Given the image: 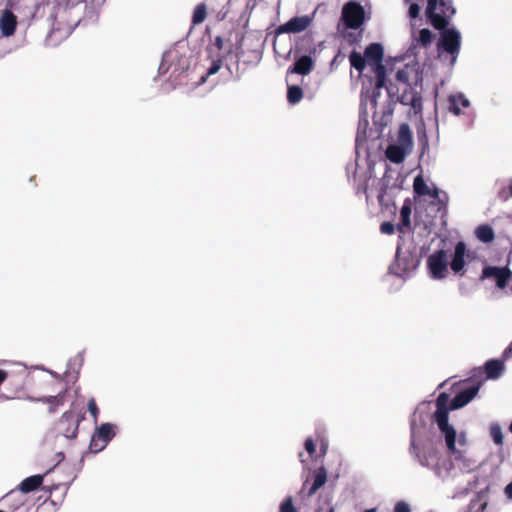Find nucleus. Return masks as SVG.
Wrapping results in <instances>:
<instances>
[{
    "label": "nucleus",
    "instance_id": "nucleus-23",
    "mask_svg": "<svg viewBox=\"0 0 512 512\" xmlns=\"http://www.w3.org/2000/svg\"><path fill=\"white\" fill-rule=\"evenodd\" d=\"M413 189H414L415 194H417L419 196L430 195L432 197H436L437 193H438L437 189H434L433 191H431L429 189V187L427 186L426 182L424 181V179L421 175H418L415 177L414 182H413Z\"/></svg>",
    "mask_w": 512,
    "mask_h": 512
},
{
    "label": "nucleus",
    "instance_id": "nucleus-1",
    "mask_svg": "<svg viewBox=\"0 0 512 512\" xmlns=\"http://www.w3.org/2000/svg\"><path fill=\"white\" fill-rule=\"evenodd\" d=\"M28 383L27 375L11 374L0 394L6 399H33L43 401L49 404V412L54 413L56 408L64 403L66 388L62 381L56 379H49L44 382V394L39 398H33L27 392L26 385Z\"/></svg>",
    "mask_w": 512,
    "mask_h": 512
},
{
    "label": "nucleus",
    "instance_id": "nucleus-38",
    "mask_svg": "<svg viewBox=\"0 0 512 512\" xmlns=\"http://www.w3.org/2000/svg\"><path fill=\"white\" fill-rule=\"evenodd\" d=\"M88 410H89L90 414L92 415V417L94 418V420L97 421L99 409L97 407V404H96V401L94 398H91L88 401Z\"/></svg>",
    "mask_w": 512,
    "mask_h": 512
},
{
    "label": "nucleus",
    "instance_id": "nucleus-40",
    "mask_svg": "<svg viewBox=\"0 0 512 512\" xmlns=\"http://www.w3.org/2000/svg\"><path fill=\"white\" fill-rule=\"evenodd\" d=\"M394 230H395V227L391 222L386 221L380 225V231L383 234L391 235L394 233Z\"/></svg>",
    "mask_w": 512,
    "mask_h": 512
},
{
    "label": "nucleus",
    "instance_id": "nucleus-13",
    "mask_svg": "<svg viewBox=\"0 0 512 512\" xmlns=\"http://www.w3.org/2000/svg\"><path fill=\"white\" fill-rule=\"evenodd\" d=\"M448 402H449V395L445 392L440 393L439 396L436 399V411L434 413V420L437 423L440 431L447 429L451 425L449 424V417H448Z\"/></svg>",
    "mask_w": 512,
    "mask_h": 512
},
{
    "label": "nucleus",
    "instance_id": "nucleus-3",
    "mask_svg": "<svg viewBox=\"0 0 512 512\" xmlns=\"http://www.w3.org/2000/svg\"><path fill=\"white\" fill-rule=\"evenodd\" d=\"M80 3L79 0H65L57 2L51 9L49 19L52 22V34L61 31L64 36L70 34L78 23L72 17L73 11Z\"/></svg>",
    "mask_w": 512,
    "mask_h": 512
},
{
    "label": "nucleus",
    "instance_id": "nucleus-28",
    "mask_svg": "<svg viewBox=\"0 0 512 512\" xmlns=\"http://www.w3.org/2000/svg\"><path fill=\"white\" fill-rule=\"evenodd\" d=\"M207 16V8L204 3L198 4L193 12L192 15V24L193 25H199L203 23Z\"/></svg>",
    "mask_w": 512,
    "mask_h": 512
},
{
    "label": "nucleus",
    "instance_id": "nucleus-55",
    "mask_svg": "<svg viewBox=\"0 0 512 512\" xmlns=\"http://www.w3.org/2000/svg\"><path fill=\"white\" fill-rule=\"evenodd\" d=\"M328 512H334V508L331 506L328 510Z\"/></svg>",
    "mask_w": 512,
    "mask_h": 512
},
{
    "label": "nucleus",
    "instance_id": "nucleus-48",
    "mask_svg": "<svg viewBox=\"0 0 512 512\" xmlns=\"http://www.w3.org/2000/svg\"><path fill=\"white\" fill-rule=\"evenodd\" d=\"M504 493L507 499L512 500V481L505 487Z\"/></svg>",
    "mask_w": 512,
    "mask_h": 512
},
{
    "label": "nucleus",
    "instance_id": "nucleus-57",
    "mask_svg": "<svg viewBox=\"0 0 512 512\" xmlns=\"http://www.w3.org/2000/svg\"><path fill=\"white\" fill-rule=\"evenodd\" d=\"M406 3H409L411 0H404Z\"/></svg>",
    "mask_w": 512,
    "mask_h": 512
},
{
    "label": "nucleus",
    "instance_id": "nucleus-16",
    "mask_svg": "<svg viewBox=\"0 0 512 512\" xmlns=\"http://www.w3.org/2000/svg\"><path fill=\"white\" fill-rule=\"evenodd\" d=\"M17 17L11 9L5 8L0 12V32L4 37H10L15 33Z\"/></svg>",
    "mask_w": 512,
    "mask_h": 512
},
{
    "label": "nucleus",
    "instance_id": "nucleus-58",
    "mask_svg": "<svg viewBox=\"0 0 512 512\" xmlns=\"http://www.w3.org/2000/svg\"><path fill=\"white\" fill-rule=\"evenodd\" d=\"M0 512H5V511L0 510Z\"/></svg>",
    "mask_w": 512,
    "mask_h": 512
},
{
    "label": "nucleus",
    "instance_id": "nucleus-50",
    "mask_svg": "<svg viewBox=\"0 0 512 512\" xmlns=\"http://www.w3.org/2000/svg\"><path fill=\"white\" fill-rule=\"evenodd\" d=\"M510 355H512V342L510 343V345L505 349L504 353H503V357L505 359H507Z\"/></svg>",
    "mask_w": 512,
    "mask_h": 512
},
{
    "label": "nucleus",
    "instance_id": "nucleus-52",
    "mask_svg": "<svg viewBox=\"0 0 512 512\" xmlns=\"http://www.w3.org/2000/svg\"><path fill=\"white\" fill-rule=\"evenodd\" d=\"M326 451H327V444L322 443V445H321V452H322L323 454H325V453H326Z\"/></svg>",
    "mask_w": 512,
    "mask_h": 512
},
{
    "label": "nucleus",
    "instance_id": "nucleus-10",
    "mask_svg": "<svg viewBox=\"0 0 512 512\" xmlns=\"http://www.w3.org/2000/svg\"><path fill=\"white\" fill-rule=\"evenodd\" d=\"M315 11L311 15L296 16L280 25L276 29L277 34L282 33H301L305 31L313 22Z\"/></svg>",
    "mask_w": 512,
    "mask_h": 512
},
{
    "label": "nucleus",
    "instance_id": "nucleus-20",
    "mask_svg": "<svg viewBox=\"0 0 512 512\" xmlns=\"http://www.w3.org/2000/svg\"><path fill=\"white\" fill-rule=\"evenodd\" d=\"M327 481V470L324 466L319 467L314 473V480L307 492V497L313 496Z\"/></svg>",
    "mask_w": 512,
    "mask_h": 512
},
{
    "label": "nucleus",
    "instance_id": "nucleus-26",
    "mask_svg": "<svg viewBox=\"0 0 512 512\" xmlns=\"http://www.w3.org/2000/svg\"><path fill=\"white\" fill-rule=\"evenodd\" d=\"M350 64L353 68H355L357 71L362 73L367 65V61L365 56H363L361 53L353 51L349 56Z\"/></svg>",
    "mask_w": 512,
    "mask_h": 512
},
{
    "label": "nucleus",
    "instance_id": "nucleus-4",
    "mask_svg": "<svg viewBox=\"0 0 512 512\" xmlns=\"http://www.w3.org/2000/svg\"><path fill=\"white\" fill-rule=\"evenodd\" d=\"M455 12L453 0H427L426 17L436 30L446 28Z\"/></svg>",
    "mask_w": 512,
    "mask_h": 512
},
{
    "label": "nucleus",
    "instance_id": "nucleus-7",
    "mask_svg": "<svg viewBox=\"0 0 512 512\" xmlns=\"http://www.w3.org/2000/svg\"><path fill=\"white\" fill-rule=\"evenodd\" d=\"M170 67H174V71H184L188 68L187 58L177 47L171 48L163 54L159 71L165 73Z\"/></svg>",
    "mask_w": 512,
    "mask_h": 512
},
{
    "label": "nucleus",
    "instance_id": "nucleus-12",
    "mask_svg": "<svg viewBox=\"0 0 512 512\" xmlns=\"http://www.w3.org/2000/svg\"><path fill=\"white\" fill-rule=\"evenodd\" d=\"M409 450L410 453L415 457V459L420 463V465L424 467L430 468L437 465L438 463L437 452L432 449L421 451L419 447L416 445L413 433L411 435Z\"/></svg>",
    "mask_w": 512,
    "mask_h": 512
},
{
    "label": "nucleus",
    "instance_id": "nucleus-2",
    "mask_svg": "<svg viewBox=\"0 0 512 512\" xmlns=\"http://www.w3.org/2000/svg\"><path fill=\"white\" fill-rule=\"evenodd\" d=\"M364 56L367 61V65L371 67L372 72L375 75V87L373 97L376 98L379 95L381 88H386L388 94L391 96L394 94V86L392 83L387 85L386 82V67L383 64L384 50L380 43L369 44L365 51Z\"/></svg>",
    "mask_w": 512,
    "mask_h": 512
},
{
    "label": "nucleus",
    "instance_id": "nucleus-29",
    "mask_svg": "<svg viewBox=\"0 0 512 512\" xmlns=\"http://www.w3.org/2000/svg\"><path fill=\"white\" fill-rule=\"evenodd\" d=\"M441 432L445 435V442L447 445V448L451 453H455L456 447V431L453 428V426L448 427L447 429L441 430Z\"/></svg>",
    "mask_w": 512,
    "mask_h": 512
},
{
    "label": "nucleus",
    "instance_id": "nucleus-24",
    "mask_svg": "<svg viewBox=\"0 0 512 512\" xmlns=\"http://www.w3.org/2000/svg\"><path fill=\"white\" fill-rule=\"evenodd\" d=\"M475 235L483 243H490L495 238L494 230L488 224L478 226L475 230Z\"/></svg>",
    "mask_w": 512,
    "mask_h": 512
},
{
    "label": "nucleus",
    "instance_id": "nucleus-47",
    "mask_svg": "<svg viewBox=\"0 0 512 512\" xmlns=\"http://www.w3.org/2000/svg\"><path fill=\"white\" fill-rule=\"evenodd\" d=\"M396 78H397V80H399L401 82H407V76H406V72L404 70L397 71Z\"/></svg>",
    "mask_w": 512,
    "mask_h": 512
},
{
    "label": "nucleus",
    "instance_id": "nucleus-9",
    "mask_svg": "<svg viewBox=\"0 0 512 512\" xmlns=\"http://www.w3.org/2000/svg\"><path fill=\"white\" fill-rule=\"evenodd\" d=\"M440 38V47L452 55V62H454L459 54L461 45V35L455 29H442Z\"/></svg>",
    "mask_w": 512,
    "mask_h": 512
},
{
    "label": "nucleus",
    "instance_id": "nucleus-33",
    "mask_svg": "<svg viewBox=\"0 0 512 512\" xmlns=\"http://www.w3.org/2000/svg\"><path fill=\"white\" fill-rule=\"evenodd\" d=\"M222 67V59L221 57H217V59H212L210 67L207 69V72L201 76L199 84H203L206 82L207 77L216 74Z\"/></svg>",
    "mask_w": 512,
    "mask_h": 512
},
{
    "label": "nucleus",
    "instance_id": "nucleus-49",
    "mask_svg": "<svg viewBox=\"0 0 512 512\" xmlns=\"http://www.w3.org/2000/svg\"><path fill=\"white\" fill-rule=\"evenodd\" d=\"M486 507H487V503H482L476 510H472V508L470 507L467 512H485Z\"/></svg>",
    "mask_w": 512,
    "mask_h": 512
},
{
    "label": "nucleus",
    "instance_id": "nucleus-43",
    "mask_svg": "<svg viewBox=\"0 0 512 512\" xmlns=\"http://www.w3.org/2000/svg\"><path fill=\"white\" fill-rule=\"evenodd\" d=\"M305 449L309 453L310 456H313V454L316 451V446L312 438H307L305 440Z\"/></svg>",
    "mask_w": 512,
    "mask_h": 512
},
{
    "label": "nucleus",
    "instance_id": "nucleus-45",
    "mask_svg": "<svg viewBox=\"0 0 512 512\" xmlns=\"http://www.w3.org/2000/svg\"><path fill=\"white\" fill-rule=\"evenodd\" d=\"M223 46V39L221 36H217L215 39V44L212 47H209V53L212 54L213 50L216 49L217 51H221Z\"/></svg>",
    "mask_w": 512,
    "mask_h": 512
},
{
    "label": "nucleus",
    "instance_id": "nucleus-53",
    "mask_svg": "<svg viewBox=\"0 0 512 512\" xmlns=\"http://www.w3.org/2000/svg\"><path fill=\"white\" fill-rule=\"evenodd\" d=\"M307 483H308V481H307V480L303 483V486H302L301 492H303V491L305 490Z\"/></svg>",
    "mask_w": 512,
    "mask_h": 512
},
{
    "label": "nucleus",
    "instance_id": "nucleus-42",
    "mask_svg": "<svg viewBox=\"0 0 512 512\" xmlns=\"http://www.w3.org/2000/svg\"><path fill=\"white\" fill-rule=\"evenodd\" d=\"M499 196L502 200H507L512 197V182L508 185L507 188L501 189Z\"/></svg>",
    "mask_w": 512,
    "mask_h": 512
},
{
    "label": "nucleus",
    "instance_id": "nucleus-36",
    "mask_svg": "<svg viewBox=\"0 0 512 512\" xmlns=\"http://www.w3.org/2000/svg\"><path fill=\"white\" fill-rule=\"evenodd\" d=\"M342 35H343V38L350 45L358 43L361 40V38H362V32L361 31L358 32V33L347 31V32H343Z\"/></svg>",
    "mask_w": 512,
    "mask_h": 512
},
{
    "label": "nucleus",
    "instance_id": "nucleus-51",
    "mask_svg": "<svg viewBox=\"0 0 512 512\" xmlns=\"http://www.w3.org/2000/svg\"><path fill=\"white\" fill-rule=\"evenodd\" d=\"M14 494V491H10L9 493H7L3 498H2V501H8Z\"/></svg>",
    "mask_w": 512,
    "mask_h": 512
},
{
    "label": "nucleus",
    "instance_id": "nucleus-8",
    "mask_svg": "<svg viewBox=\"0 0 512 512\" xmlns=\"http://www.w3.org/2000/svg\"><path fill=\"white\" fill-rule=\"evenodd\" d=\"M81 419L75 411H66L57 422L56 430L64 437L73 439L77 436Z\"/></svg>",
    "mask_w": 512,
    "mask_h": 512
},
{
    "label": "nucleus",
    "instance_id": "nucleus-25",
    "mask_svg": "<svg viewBox=\"0 0 512 512\" xmlns=\"http://www.w3.org/2000/svg\"><path fill=\"white\" fill-rule=\"evenodd\" d=\"M303 98V90L298 85H288L287 100L290 104L295 105Z\"/></svg>",
    "mask_w": 512,
    "mask_h": 512
},
{
    "label": "nucleus",
    "instance_id": "nucleus-15",
    "mask_svg": "<svg viewBox=\"0 0 512 512\" xmlns=\"http://www.w3.org/2000/svg\"><path fill=\"white\" fill-rule=\"evenodd\" d=\"M504 371V362L499 359L488 360L483 368L475 370L474 376L480 377L485 374V379H497Z\"/></svg>",
    "mask_w": 512,
    "mask_h": 512
},
{
    "label": "nucleus",
    "instance_id": "nucleus-17",
    "mask_svg": "<svg viewBox=\"0 0 512 512\" xmlns=\"http://www.w3.org/2000/svg\"><path fill=\"white\" fill-rule=\"evenodd\" d=\"M314 68V62L308 55L301 56L293 66H290L287 73L307 75Z\"/></svg>",
    "mask_w": 512,
    "mask_h": 512
},
{
    "label": "nucleus",
    "instance_id": "nucleus-46",
    "mask_svg": "<svg viewBox=\"0 0 512 512\" xmlns=\"http://www.w3.org/2000/svg\"><path fill=\"white\" fill-rule=\"evenodd\" d=\"M409 104L412 107H414V108H416L417 106H420V104H421V97L417 96V95H413L411 100H410V102H409Z\"/></svg>",
    "mask_w": 512,
    "mask_h": 512
},
{
    "label": "nucleus",
    "instance_id": "nucleus-6",
    "mask_svg": "<svg viewBox=\"0 0 512 512\" xmlns=\"http://www.w3.org/2000/svg\"><path fill=\"white\" fill-rule=\"evenodd\" d=\"M480 279L494 284L496 288H506L512 281V271L507 265H486L482 269Z\"/></svg>",
    "mask_w": 512,
    "mask_h": 512
},
{
    "label": "nucleus",
    "instance_id": "nucleus-35",
    "mask_svg": "<svg viewBox=\"0 0 512 512\" xmlns=\"http://www.w3.org/2000/svg\"><path fill=\"white\" fill-rule=\"evenodd\" d=\"M108 443L99 437L95 432L91 437L89 448L92 452L97 453L102 451Z\"/></svg>",
    "mask_w": 512,
    "mask_h": 512
},
{
    "label": "nucleus",
    "instance_id": "nucleus-54",
    "mask_svg": "<svg viewBox=\"0 0 512 512\" xmlns=\"http://www.w3.org/2000/svg\"><path fill=\"white\" fill-rule=\"evenodd\" d=\"M364 512H375V509H367Z\"/></svg>",
    "mask_w": 512,
    "mask_h": 512
},
{
    "label": "nucleus",
    "instance_id": "nucleus-32",
    "mask_svg": "<svg viewBox=\"0 0 512 512\" xmlns=\"http://www.w3.org/2000/svg\"><path fill=\"white\" fill-rule=\"evenodd\" d=\"M410 215H411V205L409 201H405L404 205L401 208L400 216H401V223L398 224V229L400 231L402 230V226L409 227L410 226Z\"/></svg>",
    "mask_w": 512,
    "mask_h": 512
},
{
    "label": "nucleus",
    "instance_id": "nucleus-18",
    "mask_svg": "<svg viewBox=\"0 0 512 512\" xmlns=\"http://www.w3.org/2000/svg\"><path fill=\"white\" fill-rule=\"evenodd\" d=\"M465 252H466L465 243L458 242L455 246L454 255H453L452 261L450 263V267L455 273L461 272L465 266V260H464Z\"/></svg>",
    "mask_w": 512,
    "mask_h": 512
},
{
    "label": "nucleus",
    "instance_id": "nucleus-37",
    "mask_svg": "<svg viewBox=\"0 0 512 512\" xmlns=\"http://www.w3.org/2000/svg\"><path fill=\"white\" fill-rule=\"evenodd\" d=\"M279 512H297V509L293 505L292 497H286L280 504Z\"/></svg>",
    "mask_w": 512,
    "mask_h": 512
},
{
    "label": "nucleus",
    "instance_id": "nucleus-19",
    "mask_svg": "<svg viewBox=\"0 0 512 512\" xmlns=\"http://www.w3.org/2000/svg\"><path fill=\"white\" fill-rule=\"evenodd\" d=\"M449 111L454 115L461 114V107L467 108L470 105L469 100L461 93L450 95L448 98Z\"/></svg>",
    "mask_w": 512,
    "mask_h": 512
},
{
    "label": "nucleus",
    "instance_id": "nucleus-27",
    "mask_svg": "<svg viewBox=\"0 0 512 512\" xmlns=\"http://www.w3.org/2000/svg\"><path fill=\"white\" fill-rule=\"evenodd\" d=\"M113 429L114 426L112 424L103 423L96 429L95 433L103 440H105L106 443H109V441H111L112 438L115 436V432Z\"/></svg>",
    "mask_w": 512,
    "mask_h": 512
},
{
    "label": "nucleus",
    "instance_id": "nucleus-30",
    "mask_svg": "<svg viewBox=\"0 0 512 512\" xmlns=\"http://www.w3.org/2000/svg\"><path fill=\"white\" fill-rule=\"evenodd\" d=\"M489 433H490V436L493 440V442L498 445V446H501L503 445L504 443V436H503V433H502V429H501V426L499 423H492L489 427Z\"/></svg>",
    "mask_w": 512,
    "mask_h": 512
},
{
    "label": "nucleus",
    "instance_id": "nucleus-31",
    "mask_svg": "<svg viewBox=\"0 0 512 512\" xmlns=\"http://www.w3.org/2000/svg\"><path fill=\"white\" fill-rule=\"evenodd\" d=\"M401 146H410L412 144V133L407 124H402L399 129L398 135Z\"/></svg>",
    "mask_w": 512,
    "mask_h": 512
},
{
    "label": "nucleus",
    "instance_id": "nucleus-41",
    "mask_svg": "<svg viewBox=\"0 0 512 512\" xmlns=\"http://www.w3.org/2000/svg\"><path fill=\"white\" fill-rule=\"evenodd\" d=\"M420 6L417 3H411L408 10V15L410 18L415 19L419 16Z\"/></svg>",
    "mask_w": 512,
    "mask_h": 512
},
{
    "label": "nucleus",
    "instance_id": "nucleus-21",
    "mask_svg": "<svg viewBox=\"0 0 512 512\" xmlns=\"http://www.w3.org/2000/svg\"><path fill=\"white\" fill-rule=\"evenodd\" d=\"M43 483L42 475H33L25 478L18 486L23 493H30L38 489Z\"/></svg>",
    "mask_w": 512,
    "mask_h": 512
},
{
    "label": "nucleus",
    "instance_id": "nucleus-44",
    "mask_svg": "<svg viewBox=\"0 0 512 512\" xmlns=\"http://www.w3.org/2000/svg\"><path fill=\"white\" fill-rule=\"evenodd\" d=\"M394 512H411L407 503L400 501L394 507Z\"/></svg>",
    "mask_w": 512,
    "mask_h": 512
},
{
    "label": "nucleus",
    "instance_id": "nucleus-5",
    "mask_svg": "<svg viewBox=\"0 0 512 512\" xmlns=\"http://www.w3.org/2000/svg\"><path fill=\"white\" fill-rule=\"evenodd\" d=\"M366 20L364 7L355 1H349L342 7L341 21L346 29L357 30Z\"/></svg>",
    "mask_w": 512,
    "mask_h": 512
},
{
    "label": "nucleus",
    "instance_id": "nucleus-22",
    "mask_svg": "<svg viewBox=\"0 0 512 512\" xmlns=\"http://www.w3.org/2000/svg\"><path fill=\"white\" fill-rule=\"evenodd\" d=\"M406 151L401 145H389L386 149V157L393 163H402L405 159Z\"/></svg>",
    "mask_w": 512,
    "mask_h": 512
},
{
    "label": "nucleus",
    "instance_id": "nucleus-56",
    "mask_svg": "<svg viewBox=\"0 0 512 512\" xmlns=\"http://www.w3.org/2000/svg\"><path fill=\"white\" fill-rule=\"evenodd\" d=\"M509 431L512 433V421H511V424L509 426Z\"/></svg>",
    "mask_w": 512,
    "mask_h": 512
},
{
    "label": "nucleus",
    "instance_id": "nucleus-34",
    "mask_svg": "<svg viewBox=\"0 0 512 512\" xmlns=\"http://www.w3.org/2000/svg\"><path fill=\"white\" fill-rule=\"evenodd\" d=\"M433 38V33L428 28H423L419 31V36L416 39V42L426 48L432 43Z\"/></svg>",
    "mask_w": 512,
    "mask_h": 512
},
{
    "label": "nucleus",
    "instance_id": "nucleus-14",
    "mask_svg": "<svg viewBox=\"0 0 512 512\" xmlns=\"http://www.w3.org/2000/svg\"><path fill=\"white\" fill-rule=\"evenodd\" d=\"M481 381L460 391L450 402V409L456 410L467 405L478 393Z\"/></svg>",
    "mask_w": 512,
    "mask_h": 512
},
{
    "label": "nucleus",
    "instance_id": "nucleus-11",
    "mask_svg": "<svg viewBox=\"0 0 512 512\" xmlns=\"http://www.w3.org/2000/svg\"><path fill=\"white\" fill-rule=\"evenodd\" d=\"M429 271L433 278H444L447 273V256L444 250L436 251L427 260Z\"/></svg>",
    "mask_w": 512,
    "mask_h": 512
},
{
    "label": "nucleus",
    "instance_id": "nucleus-39",
    "mask_svg": "<svg viewBox=\"0 0 512 512\" xmlns=\"http://www.w3.org/2000/svg\"><path fill=\"white\" fill-rule=\"evenodd\" d=\"M407 261H408V258H406V257H404V258H397V260H396V264H395V265H393V266H391L390 270H391L393 273H395L396 275H398V276H403L404 274H406L407 269H406V268H404V269H403V272H402V273H400V272H398V271H396V270H395V267H399L402 263L406 264V262H407Z\"/></svg>",
    "mask_w": 512,
    "mask_h": 512
}]
</instances>
